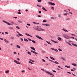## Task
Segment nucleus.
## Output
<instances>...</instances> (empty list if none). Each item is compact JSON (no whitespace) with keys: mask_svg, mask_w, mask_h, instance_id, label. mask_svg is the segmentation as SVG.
<instances>
[{"mask_svg":"<svg viewBox=\"0 0 77 77\" xmlns=\"http://www.w3.org/2000/svg\"><path fill=\"white\" fill-rule=\"evenodd\" d=\"M38 27H39V26H38L37 27H34V29L36 30H38V31H45V29L42 28H41L40 29H38Z\"/></svg>","mask_w":77,"mask_h":77,"instance_id":"obj_1","label":"nucleus"},{"mask_svg":"<svg viewBox=\"0 0 77 77\" xmlns=\"http://www.w3.org/2000/svg\"><path fill=\"white\" fill-rule=\"evenodd\" d=\"M41 70H42V71H45V72L46 73H47L48 74H50V75H53V76H54V75L52 74L51 73H50V72H49L45 70L44 69H42Z\"/></svg>","mask_w":77,"mask_h":77,"instance_id":"obj_2","label":"nucleus"},{"mask_svg":"<svg viewBox=\"0 0 77 77\" xmlns=\"http://www.w3.org/2000/svg\"><path fill=\"white\" fill-rule=\"evenodd\" d=\"M36 37V38H38V39H41V40H44V39L42 38L39 37L38 35H35Z\"/></svg>","mask_w":77,"mask_h":77,"instance_id":"obj_3","label":"nucleus"},{"mask_svg":"<svg viewBox=\"0 0 77 77\" xmlns=\"http://www.w3.org/2000/svg\"><path fill=\"white\" fill-rule=\"evenodd\" d=\"M48 3L49 4V5H53V6H54V5H55V4L54 3H53L51 2H48Z\"/></svg>","mask_w":77,"mask_h":77,"instance_id":"obj_4","label":"nucleus"},{"mask_svg":"<svg viewBox=\"0 0 77 77\" xmlns=\"http://www.w3.org/2000/svg\"><path fill=\"white\" fill-rule=\"evenodd\" d=\"M3 22H4V23H5L6 24H8V25H9V26H11V23H9L8 22H6L4 20H3Z\"/></svg>","mask_w":77,"mask_h":77,"instance_id":"obj_5","label":"nucleus"},{"mask_svg":"<svg viewBox=\"0 0 77 77\" xmlns=\"http://www.w3.org/2000/svg\"><path fill=\"white\" fill-rule=\"evenodd\" d=\"M31 52L33 53H34V54H38V53H37L36 52L33 51H31Z\"/></svg>","mask_w":77,"mask_h":77,"instance_id":"obj_6","label":"nucleus"},{"mask_svg":"<svg viewBox=\"0 0 77 77\" xmlns=\"http://www.w3.org/2000/svg\"><path fill=\"white\" fill-rule=\"evenodd\" d=\"M65 38L66 39H68L69 38V36L68 35H66L65 36Z\"/></svg>","mask_w":77,"mask_h":77,"instance_id":"obj_7","label":"nucleus"},{"mask_svg":"<svg viewBox=\"0 0 77 77\" xmlns=\"http://www.w3.org/2000/svg\"><path fill=\"white\" fill-rule=\"evenodd\" d=\"M30 48L32 49V50H34V51H36V50H35V48H34V47H31Z\"/></svg>","mask_w":77,"mask_h":77,"instance_id":"obj_8","label":"nucleus"},{"mask_svg":"<svg viewBox=\"0 0 77 77\" xmlns=\"http://www.w3.org/2000/svg\"><path fill=\"white\" fill-rule=\"evenodd\" d=\"M42 25H43V26H50V24H47L42 23Z\"/></svg>","mask_w":77,"mask_h":77,"instance_id":"obj_9","label":"nucleus"},{"mask_svg":"<svg viewBox=\"0 0 77 77\" xmlns=\"http://www.w3.org/2000/svg\"><path fill=\"white\" fill-rule=\"evenodd\" d=\"M14 62H15V63H17V64H20V63L18 62L17 60H14Z\"/></svg>","mask_w":77,"mask_h":77,"instance_id":"obj_10","label":"nucleus"},{"mask_svg":"<svg viewBox=\"0 0 77 77\" xmlns=\"http://www.w3.org/2000/svg\"><path fill=\"white\" fill-rule=\"evenodd\" d=\"M51 41H52V42H54V43H56V44H57L58 42H56V41H54V40H51Z\"/></svg>","mask_w":77,"mask_h":77,"instance_id":"obj_11","label":"nucleus"},{"mask_svg":"<svg viewBox=\"0 0 77 77\" xmlns=\"http://www.w3.org/2000/svg\"><path fill=\"white\" fill-rule=\"evenodd\" d=\"M72 65H73V66H77V64L75 63H72Z\"/></svg>","mask_w":77,"mask_h":77,"instance_id":"obj_12","label":"nucleus"},{"mask_svg":"<svg viewBox=\"0 0 77 77\" xmlns=\"http://www.w3.org/2000/svg\"><path fill=\"white\" fill-rule=\"evenodd\" d=\"M63 30L64 31H65L66 32H68V31L66 30L65 29H63Z\"/></svg>","mask_w":77,"mask_h":77,"instance_id":"obj_13","label":"nucleus"},{"mask_svg":"<svg viewBox=\"0 0 77 77\" xmlns=\"http://www.w3.org/2000/svg\"><path fill=\"white\" fill-rule=\"evenodd\" d=\"M46 42H47V43H48V44H49L50 45H52V44H51V43L47 41H46Z\"/></svg>","mask_w":77,"mask_h":77,"instance_id":"obj_14","label":"nucleus"},{"mask_svg":"<svg viewBox=\"0 0 77 77\" xmlns=\"http://www.w3.org/2000/svg\"><path fill=\"white\" fill-rule=\"evenodd\" d=\"M72 44L74 46H75V47H77V45L75 44L72 43Z\"/></svg>","mask_w":77,"mask_h":77,"instance_id":"obj_15","label":"nucleus"},{"mask_svg":"<svg viewBox=\"0 0 77 77\" xmlns=\"http://www.w3.org/2000/svg\"><path fill=\"white\" fill-rule=\"evenodd\" d=\"M42 9H43L44 11H47V9L45 8L44 7H42Z\"/></svg>","mask_w":77,"mask_h":77,"instance_id":"obj_16","label":"nucleus"},{"mask_svg":"<svg viewBox=\"0 0 77 77\" xmlns=\"http://www.w3.org/2000/svg\"><path fill=\"white\" fill-rule=\"evenodd\" d=\"M24 41H26V42H28L29 40H28L27 39H26V38H24Z\"/></svg>","mask_w":77,"mask_h":77,"instance_id":"obj_17","label":"nucleus"},{"mask_svg":"<svg viewBox=\"0 0 77 77\" xmlns=\"http://www.w3.org/2000/svg\"><path fill=\"white\" fill-rule=\"evenodd\" d=\"M58 40H59V41H61V40H62V38L60 37H58Z\"/></svg>","mask_w":77,"mask_h":77,"instance_id":"obj_18","label":"nucleus"},{"mask_svg":"<svg viewBox=\"0 0 77 77\" xmlns=\"http://www.w3.org/2000/svg\"><path fill=\"white\" fill-rule=\"evenodd\" d=\"M4 41L6 42H7V43H9V41H8V40L6 39H5Z\"/></svg>","mask_w":77,"mask_h":77,"instance_id":"obj_19","label":"nucleus"},{"mask_svg":"<svg viewBox=\"0 0 77 77\" xmlns=\"http://www.w3.org/2000/svg\"><path fill=\"white\" fill-rule=\"evenodd\" d=\"M50 58H51V59H52V60H55V59L53 57H50Z\"/></svg>","mask_w":77,"mask_h":77,"instance_id":"obj_20","label":"nucleus"},{"mask_svg":"<svg viewBox=\"0 0 77 77\" xmlns=\"http://www.w3.org/2000/svg\"><path fill=\"white\" fill-rule=\"evenodd\" d=\"M65 67L66 68H70V66H65Z\"/></svg>","mask_w":77,"mask_h":77,"instance_id":"obj_21","label":"nucleus"},{"mask_svg":"<svg viewBox=\"0 0 77 77\" xmlns=\"http://www.w3.org/2000/svg\"><path fill=\"white\" fill-rule=\"evenodd\" d=\"M29 60H30V61H31V62H35V61H34L31 59H30Z\"/></svg>","mask_w":77,"mask_h":77,"instance_id":"obj_22","label":"nucleus"},{"mask_svg":"<svg viewBox=\"0 0 77 77\" xmlns=\"http://www.w3.org/2000/svg\"><path fill=\"white\" fill-rule=\"evenodd\" d=\"M51 9H52V10H54V8L53 7H51Z\"/></svg>","mask_w":77,"mask_h":77,"instance_id":"obj_23","label":"nucleus"},{"mask_svg":"<svg viewBox=\"0 0 77 77\" xmlns=\"http://www.w3.org/2000/svg\"><path fill=\"white\" fill-rule=\"evenodd\" d=\"M18 35L19 36H23V35L20 33H19Z\"/></svg>","mask_w":77,"mask_h":77,"instance_id":"obj_24","label":"nucleus"},{"mask_svg":"<svg viewBox=\"0 0 77 77\" xmlns=\"http://www.w3.org/2000/svg\"><path fill=\"white\" fill-rule=\"evenodd\" d=\"M54 63H56V64H59V63L57 61H55Z\"/></svg>","mask_w":77,"mask_h":77,"instance_id":"obj_25","label":"nucleus"},{"mask_svg":"<svg viewBox=\"0 0 77 77\" xmlns=\"http://www.w3.org/2000/svg\"><path fill=\"white\" fill-rule=\"evenodd\" d=\"M61 59L62 60H66V59L62 57Z\"/></svg>","mask_w":77,"mask_h":77,"instance_id":"obj_26","label":"nucleus"},{"mask_svg":"<svg viewBox=\"0 0 77 77\" xmlns=\"http://www.w3.org/2000/svg\"><path fill=\"white\" fill-rule=\"evenodd\" d=\"M28 53L29 54H30V55H31L32 54L31 53V52L28 51Z\"/></svg>","mask_w":77,"mask_h":77,"instance_id":"obj_27","label":"nucleus"},{"mask_svg":"<svg viewBox=\"0 0 77 77\" xmlns=\"http://www.w3.org/2000/svg\"><path fill=\"white\" fill-rule=\"evenodd\" d=\"M25 35H27V36H29V35H30L27 33H26Z\"/></svg>","mask_w":77,"mask_h":77,"instance_id":"obj_28","label":"nucleus"},{"mask_svg":"<svg viewBox=\"0 0 77 77\" xmlns=\"http://www.w3.org/2000/svg\"><path fill=\"white\" fill-rule=\"evenodd\" d=\"M5 73H9V70H7L5 71Z\"/></svg>","mask_w":77,"mask_h":77,"instance_id":"obj_29","label":"nucleus"},{"mask_svg":"<svg viewBox=\"0 0 77 77\" xmlns=\"http://www.w3.org/2000/svg\"><path fill=\"white\" fill-rule=\"evenodd\" d=\"M29 63H31V64H32L33 65V63L32 62H31L30 61H29Z\"/></svg>","mask_w":77,"mask_h":77,"instance_id":"obj_30","label":"nucleus"},{"mask_svg":"<svg viewBox=\"0 0 77 77\" xmlns=\"http://www.w3.org/2000/svg\"><path fill=\"white\" fill-rule=\"evenodd\" d=\"M58 68H60L61 69H63V68L62 67H60V66H58Z\"/></svg>","mask_w":77,"mask_h":77,"instance_id":"obj_31","label":"nucleus"},{"mask_svg":"<svg viewBox=\"0 0 77 77\" xmlns=\"http://www.w3.org/2000/svg\"><path fill=\"white\" fill-rule=\"evenodd\" d=\"M17 48H20V46L18 45H17Z\"/></svg>","mask_w":77,"mask_h":77,"instance_id":"obj_32","label":"nucleus"},{"mask_svg":"<svg viewBox=\"0 0 77 77\" xmlns=\"http://www.w3.org/2000/svg\"><path fill=\"white\" fill-rule=\"evenodd\" d=\"M32 42H33V43H36V42L34 40H32Z\"/></svg>","mask_w":77,"mask_h":77,"instance_id":"obj_33","label":"nucleus"},{"mask_svg":"<svg viewBox=\"0 0 77 77\" xmlns=\"http://www.w3.org/2000/svg\"><path fill=\"white\" fill-rule=\"evenodd\" d=\"M37 6H38V7H41V6L37 4Z\"/></svg>","mask_w":77,"mask_h":77,"instance_id":"obj_34","label":"nucleus"},{"mask_svg":"<svg viewBox=\"0 0 77 77\" xmlns=\"http://www.w3.org/2000/svg\"><path fill=\"white\" fill-rule=\"evenodd\" d=\"M11 39H14V37H11Z\"/></svg>","mask_w":77,"mask_h":77,"instance_id":"obj_35","label":"nucleus"},{"mask_svg":"<svg viewBox=\"0 0 77 77\" xmlns=\"http://www.w3.org/2000/svg\"><path fill=\"white\" fill-rule=\"evenodd\" d=\"M42 1V0H37V2H41Z\"/></svg>","mask_w":77,"mask_h":77,"instance_id":"obj_36","label":"nucleus"},{"mask_svg":"<svg viewBox=\"0 0 77 77\" xmlns=\"http://www.w3.org/2000/svg\"><path fill=\"white\" fill-rule=\"evenodd\" d=\"M10 29H14V28H13L12 27H9Z\"/></svg>","mask_w":77,"mask_h":77,"instance_id":"obj_37","label":"nucleus"},{"mask_svg":"<svg viewBox=\"0 0 77 77\" xmlns=\"http://www.w3.org/2000/svg\"><path fill=\"white\" fill-rule=\"evenodd\" d=\"M43 22H44V23H45L47 21V20H43Z\"/></svg>","mask_w":77,"mask_h":77,"instance_id":"obj_38","label":"nucleus"},{"mask_svg":"<svg viewBox=\"0 0 77 77\" xmlns=\"http://www.w3.org/2000/svg\"><path fill=\"white\" fill-rule=\"evenodd\" d=\"M58 16H59V18H61V15H60L59 14Z\"/></svg>","mask_w":77,"mask_h":77,"instance_id":"obj_39","label":"nucleus"},{"mask_svg":"<svg viewBox=\"0 0 77 77\" xmlns=\"http://www.w3.org/2000/svg\"><path fill=\"white\" fill-rule=\"evenodd\" d=\"M28 40H29L30 41H32V39H31L29 38H28Z\"/></svg>","mask_w":77,"mask_h":77,"instance_id":"obj_40","label":"nucleus"},{"mask_svg":"<svg viewBox=\"0 0 77 77\" xmlns=\"http://www.w3.org/2000/svg\"><path fill=\"white\" fill-rule=\"evenodd\" d=\"M16 28H17V29H20V27H19V26H16Z\"/></svg>","mask_w":77,"mask_h":77,"instance_id":"obj_41","label":"nucleus"},{"mask_svg":"<svg viewBox=\"0 0 77 77\" xmlns=\"http://www.w3.org/2000/svg\"><path fill=\"white\" fill-rule=\"evenodd\" d=\"M22 72H25V70H22L21 71Z\"/></svg>","mask_w":77,"mask_h":77,"instance_id":"obj_42","label":"nucleus"},{"mask_svg":"<svg viewBox=\"0 0 77 77\" xmlns=\"http://www.w3.org/2000/svg\"><path fill=\"white\" fill-rule=\"evenodd\" d=\"M58 50H59V51H62V49H61L59 48Z\"/></svg>","mask_w":77,"mask_h":77,"instance_id":"obj_43","label":"nucleus"},{"mask_svg":"<svg viewBox=\"0 0 77 77\" xmlns=\"http://www.w3.org/2000/svg\"><path fill=\"white\" fill-rule=\"evenodd\" d=\"M71 35H72V36H75V35H74V34H72Z\"/></svg>","mask_w":77,"mask_h":77,"instance_id":"obj_44","label":"nucleus"},{"mask_svg":"<svg viewBox=\"0 0 77 77\" xmlns=\"http://www.w3.org/2000/svg\"><path fill=\"white\" fill-rule=\"evenodd\" d=\"M42 60L43 62H46L45 60H44V59H42Z\"/></svg>","mask_w":77,"mask_h":77,"instance_id":"obj_45","label":"nucleus"},{"mask_svg":"<svg viewBox=\"0 0 77 77\" xmlns=\"http://www.w3.org/2000/svg\"><path fill=\"white\" fill-rule=\"evenodd\" d=\"M51 19H54V17H51Z\"/></svg>","mask_w":77,"mask_h":77,"instance_id":"obj_46","label":"nucleus"},{"mask_svg":"<svg viewBox=\"0 0 77 77\" xmlns=\"http://www.w3.org/2000/svg\"><path fill=\"white\" fill-rule=\"evenodd\" d=\"M17 14H21V12H17Z\"/></svg>","mask_w":77,"mask_h":77,"instance_id":"obj_47","label":"nucleus"},{"mask_svg":"<svg viewBox=\"0 0 77 77\" xmlns=\"http://www.w3.org/2000/svg\"><path fill=\"white\" fill-rule=\"evenodd\" d=\"M50 61H51V62H53L54 63V62L53 61V60H49Z\"/></svg>","mask_w":77,"mask_h":77,"instance_id":"obj_48","label":"nucleus"},{"mask_svg":"<svg viewBox=\"0 0 77 77\" xmlns=\"http://www.w3.org/2000/svg\"><path fill=\"white\" fill-rule=\"evenodd\" d=\"M67 44H69V45H71V44H70V43L67 42Z\"/></svg>","mask_w":77,"mask_h":77,"instance_id":"obj_49","label":"nucleus"},{"mask_svg":"<svg viewBox=\"0 0 77 77\" xmlns=\"http://www.w3.org/2000/svg\"><path fill=\"white\" fill-rule=\"evenodd\" d=\"M27 26H30V24H29V23H27Z\"/></svg>","mask_w":77,"mask_h":77,"instance_id":"obj_50","label":"nucleus"},{"mask_svg":"<svg viewBox=\"0 0 77 77\" xmlns=\"http://www.w3.org/2000/svg\"><path fill=\"white\" fill-rule=\"evenodd\" d=\"M67 72V73H68L69 74H71V73L70 72Z\"/></svg>","mask_w":77,"mask_h":77,"instance_id":"obj_51","label":"nucleus"},{"mask_svg":"<svg viewBox=\"0 0 77 77\" xmlns=\"http://www.w3.org/2000/svg\"><path fill=\"white\" fill-rule=\"evenodd\" d=\"M5 34H6V35H8V32H5Z\"/></svg>","mask_w":77,"mask_h":77,"instance_id":"obj_52","label":"nucleus"},{"mask_svg":"<svg viewBox=\"0 0 77 77\" xmlns=\"http://www.w3.org/2000/svg\"><path fill=\"white\" fill-rule=\"evenodd\" d=\"M28 69H29V70H32V69L30 68H29V67L28 68Z\"/></svg>","mask_w":77,"mask_h":77,"instance_id":"obj_53","label":"nucleus"},{"mask_svg":"<svg viewBox=\"0 0 77 77\" xmlns=\"http://www.w3.org/2000/svg\"><path fill=\"white\" fill-rule=\"evenodd\" d=\"M55 51L57 52H58V50L57 49H55Z\"/></svg>","mask_w":77,"mask_h":77,"instance_id":"obj_54","label":"nucleus"},{"mask_svg":"<svg viewBox=\"0 0 77 77\" xmlns=\"http://www.w3.org/2000/svg\"><path fill=\"white\" fill-rule=\"evenodd\" d=\"M39 14H41V11H39L38 12Z\"/></svg>","mask_w":77,"mask_h":77,"instance_id":"obj_55","label":"nucleus"},{"mask_svg":"<svg viewBox=\"0 0 77 77\" xmlns=\"http://www.w3.org/2000/svg\"><path fill=\"white\" fill-rule=\"evenodd\" d=\"M71 38H72V39H75L74 38V37H71Z\"/></svg>","mask_w":77,"mask_h":77,"instance_id":"obj_56","label":"nucleus"},{"mask_svg":"<svg viewBox=\"0 0 77 77\" xmlns=\"http://www.w3.org/2000/svg\"><path fill=\"white\" fill-rule=\"evenodd\" d=\"M18 21L19 22V23H22V21H21L19 20Z\"/></svg>","mask_w":77,"mask_h":77,"instance_id":"obj_57","label":"nucleus"},{"mask_svg":"<svg viewBox=\"0 0 77 77\" xmlns=\"http://www.w3.org/2000/svg\"><path fill=\"white\" fill-rule=\"evenodd\" d=\"M53 72H56V71L55 70H53Z\"/></svg>","mask_w":77,"mask_h":77,"instance_id":"obj_58","label":"nucleus"},{"mask_svg":"<svg viewBox=\"0 0 77 77\" xmlns=\"http://www.w3.org/2000/svg\"><path fill=\"white\" fill-rule=\"evenodd\" d=\"M20 40H21V41H23V38H20Z\"/></svg>","mask_w":77,"mask_h":77,"instance_id":"obj_59","label":"nucleus"},{"mask_svg":"<svg viewBox=\"0 0 77 77\" xmlns=\"http://www.w3.org/2000/svg\"><path fill=\"white\" fill-rule=\"evenodd\" d=\"M14 54H17V53H16L15 52H14Z\"/></svg>","mask_w":77,"mask_h":77,"instance_id":"obj_60","label":"nucleus"},{"mask_svg":"<svg viewBox=\"0 0 77 77\" xmlns=\"http://www.w3.org/2000/svg\"><path fill=\"white\" fill-rule=\"evenodd\" d=\"M71 71H74V70L73 69H71Z\"/></svg>","mask_w":77,"mask_h":77,"instance_id":"obj_61","label":"nucleus"},{"mask_svg":"<svg viewBox=\"0 0 77 77\" xmlns=\"http://www.w3.org/2000/svg\"><path fill=\"white\" fill-rule=\"evenodd\" d=\"M51 49L52 50H54V48H51Z\"/></svg>","mask_w":77,"mask_h":77,"instance_id":"obj_62","label":"nucleus"},{"mask_svg":"<svg viewBox=\"0 0 77 77\" xmlns=\"http://www.w3.org/2000/svg\"><path fill=\"white\" fill-rule=\"evenodd\" d=\"M72 75H74V76H75V75H74V74L72 73Z\"/></svg>","mask_w":77,"mask_h":77,"instance_id":"obj_63","label":"nucleus"},{"mask_svg":"<svg viewBox=\"0 0 77 77\" xmlns=\"http://www.w3.org/2000/svg\"><path fill=\"white\" fill-rule=\"evenodd\" d=\"M14 18H17V17H14Z\"/></svg>","mask_w":77,"mask_h":77,"instance_id":"obj_64","label":"nucleus"}]
</instances>
